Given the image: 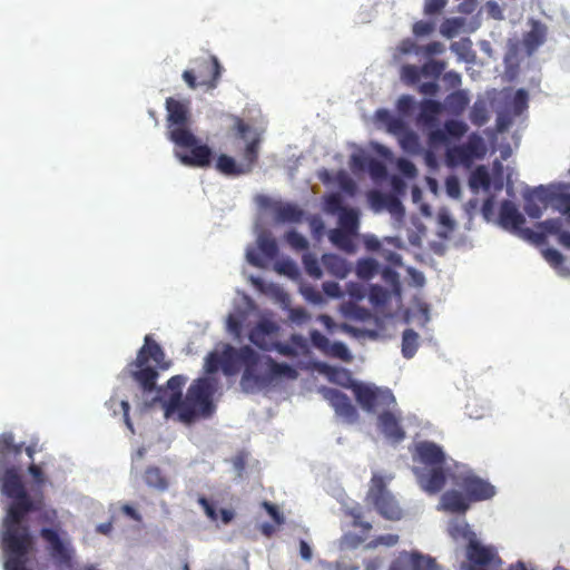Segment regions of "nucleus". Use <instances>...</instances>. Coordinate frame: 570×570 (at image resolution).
<instances>
[{
  "label": "nucleus",
  "mask_w": 570,
  "mask_h": 570,
  "mask_svg": "<svg viewBox=\"0 0 570 570\" xmlns=\"http://www.w3.org/2000/svg\"><path fill=\"white\" fill-rule=\"evenodd\" d=\"M352 390L357 403L367 412H374L376 407H390L395 403V397L389 389H380L354 382Z\"/></svg>",
  "instance_id": "13"
},
{
  "label": "nucleus",
  "mask_w": 570,
  "mask_h": 570,
  "mask_svg": "<svg viewBox=\"0 0 570 570\" xmlns=\"http://www.w3.org/2000/svg\"><path fill=\"white\" fill-rule=\"evenodd\" d=\"M524 206L523 209L525 214L533 219H538L543 215V210L547 207H543L538 200L533 199V197H528L523 195Z\"/></svg>",
  "instance_id": "42"
},
{
  "label": "nucleus",
  "mask_w": 570,
  "mask_h": 570,
  "mask_svg": "<svg viewBox=\"0 0 570 570\" xmlns=\"http://www.w3.org/2000/svg\"><path fill=\"white\" fill-rule=\"evenodd\" d=\"M320 393L334 409L336 415L347 423H355L358 420L356 407L352 404L350 397L337 389L323 386Z\"/></svg>",
  "instance_id": "18"
},
{
  "label": "nucleus",
  "mask_w": 570,
  "mask_h": 570,
  "mask_svg": "<svg viewBox=\"0 0 570 570\" xmlns=\"http://www.w3.org/2000/svg\"><path fill=\"white\" fill-rule=\"evenodd\" d=\"M376 117L381 120L389 121L390 128L395 130L397 128L403 127V122L400 119L392 118L390 112L385 109H380L376 111Z\"/></svg>",
  "instance_id": "60"
},
{
  "label": "nucleus",
  "mask_w": 570,
  "mask_h": 570,
  "mask_svg": "<svg viewBox=\"0 0 570 570\" xmlns=\"http://www.w3.org/2000/svg\"><path fill=\"white\" fill-rule=\"evenodd\" d=\"M438 236L446 239L454 232L456 223L452 218L450 212L446 208H440L438 212Z\"/></svg>",
  "instance_id": "31"
},
{
  "label": "nucleus",
  "mask_w": 570,
  "mask_h": 570,
  "mask_svg": "<svg viewBox=\"0 0 570 570\" xmlns=\"http://www.w3.org/2000/svg\"><path fill=\"white\" fill-rule=\"evenodd\" d=\"M238 354L244 364L240 379L244 392L250 393L265 389L279 377L295 380L298 376V372L287 363H278L271 356H266L262 361L261 356L248 345L242 346Z\"/></svg>",
  "instance_id": "5"
},
{
  "label": "nucleus",
  "mask_w": 570,
  "mask_h": 570,
  "mask_svg": "<svg viewBox=\"0 0 570 570\" xmlns=\"http://www.w3.org/2000/svg\"><path fill=\"white\" fill-rule=\"evenodd\" d=\"M463 26V18H451L445 19L440 28V31L443 36L448 38L454 37L458 33L459 29Z\"/></svg>",
  "instance_id": "44"
},
{
  "label": "nucleus",
  "mask_w": 570,
  "mask_h": 570,
  "mask_svg": "<svg viewBox=\"0 0 570 570\" xmlns=\"http://www.w3.org/2000/svg\"><path fill=\"white\" fill-rule=\"evenodd\" d=\"M325 209L331 214H341L344 209L347 208L343 206L342 196L337 193H334L325 198Z\"/></svg>",
  "instance_id": "49"
},
{
  "label": "nucleus",
  "mask_w": 570,
  "mask_h": 570,
  "mask_svg": "<svg viewBox=\"0 0 570 570\" xmlns=\"http://www.w3.org/2000/svg\"><path fill=\"white\" fill-rule=\"evenodd\" d=\"M465 397H468V403L465 404V409H471L468 413L469 417L479 420L490 413L491 405H490L489 400L479 399L475 395V392H472V395L470 393L466 394Z\"/></svg>",
  "instance_id": "28"
},
{
  "label": "nucleus",
  "mask_w": 570,
  "mask_h": 570,
  "mask_svg": "<svg viewBox=\"0 0 570 570\" xmlns=\"http://www.w3.org/2000/svg\"><path fill=\"white\" fill-rule=\"evenodd\" d=\"M448 0H425L424 13L426 16H433L440 13L446 6Z\"/></svg>",
  "instance_id": "57"
},
{
  "label": "nucleus",
  "mask_w": 570,
  "mask_h": 570,
  "mask_svg": "<svg viewBox=\"0 0 570 570\" xmlns=\"http://www.w3.org/2000/svg\"><path fill=\"white\" fill-rule=\"evenodd\" d=\"M438 510L445 513L458 514L449 521L448 533L454 541L462 539L463 521L460 514L463 513V492L460 490H449L444 492L441 497Z\"/></svg>",
  "instance_id": "14"
},
{
  "label": "nucleus",
  "mask_w": 570,
  "mask_h": 570,
  "mask_svg": "<svg viewBox=\"0 0 570 570\" xmlns=\"http://www.w3.org/2000/svg\"><path fill=\"white\" fill-rule=\"evenodd\" d=\"M23 443L16 444L11 432L0 434V491L10 500L2 520V530L28 529L26 518L31 512L40 511L45 497L32 498L23 483L19 463Z\"/></svg>",
  "instance_id": "1"
},
{
  "label": "nucleus",
  "mask_w": 570,
  "mask_h": 570,
  "mask_svg": "<svg viewBox=\"0 0 570 570\" xmlns=\"http://www.w3.org/2000/svg\"><path fill=\"white\" fill-rule=\"evenodd\" d=\"M523 195L528 197H533V199L542 204L543 207H548V204L551 200V194L548 190V188L543 185H540L531 189H527Z\"/></svg>",
  "instance_id": "43"
},
{
  "label": "nucleus",
  "mask_w": 570,
  "mask_h": 570,
  "mask_svg": "<svg viewBox=\"0 0 570 570\" xmlns=\"http://www.w3.org/2000/svg\"><path fill=\"white\" fill-rule=\"evenodd\" d=\"M1 546L6 556L4 570H28L26 566L35 546L30 528L2 530Z\"/></svg>",
  "instance_id": "10"
},
{
  "label": "nucleus",
  "mask_w": 570,
  "mask_h": 570,
  "mask_svg": "<svg viewBox=\"0 0 570 570\" xmlns=\"http://www.w3.org/2000/svg\"><path fill=\"white\" fill-rule=\"evenodd\" d=\"M366 501L372 504L384 519L397 521L403 517L402 508L387 489L384 478L380 474L374 473L371 478Z\"/></svg>",
  "instance_id": "11"
},
{
  "label": "nucleus",
  "mask_w": 570,
  "mask_h": 570,
  "mask_svg": "<svg viewBox=\"0 0 570 570\" xmlns=\"http://www.w3.org/2000/svg\"><path fill=\"white\" fill-rule=\"evenodd\" d=\"M390 196L391 194H385L380 190H371L367 194V200L374 212H381L385 209Z\"/></svg>",
  "instance_id": "39"
},
{
  "label": "nucleus",
  "mask_w": 570,
  "mask_h": 570,
  "mask_svg": "<svg viewBox=\"0 0 570 570\" xmlns=\"http://www.w3.org/2000/svg\"><path fill=\"white\" fill-rule=\"evenodd\" d=\"M368 169H370L371 175L375 178L385 177L387 174L386 167L384 166V164L376 159H371V161L368 164Z\"/></svg>",
  "instance_id": "59"
},
{
  "label": "nucleus",
  "mask_w": 570,
  "mask_h": 570,
  "mask_svg": "<svg viewBox=\"0 0 570 570\" xmlns=\"http://www.w3.org/2000/svg\"><path fill=\"white\" fill-rule=\"evenodd\" d=\"M276 326L268 321L259 322L249 333V341L264 351H269L271 346L267 336L275 332Z\"/></svg>",
  "instance_id": "26"
},
{
  "label": "nucleus",
  "mask_w": 570,
  "mask_h": 570,
  "mask_svg": "<svg viewBox=\"0 0 570 570\" xmlns=\"http://www.w3.org/2000/svg\"><path fill=\"white\" fill-rule=\"evenodd\" d=\"M338 228L356 235L360 225L357 212L353 208L344 209L338 216Z\"/></svg>",
  "instance_id": "34"
},
{
  "label": "nucleus",
  "mask_w": 570,
  "mask_h": 570,
  "mask_svg": "<svg viewBox=\"0 0 570 570\" xmlns=\"http://www.w3.org/2000/svg\"><path fill=\"white\" fill-rule=\"evenodd\" d=\"M411 552L403 551L397 558L391 563L390 570H414Z\"/></svg>",
  "instance_id": "50"
},
{
  "label": "nucleus",
  "mask_w": 570,
  "mask_h": 570,
  "mask_svg": "<svg viewBox=\"0 0 570 570\" xmlns=\"http://www.w3.org/2000/svg\"><path fill=\"white\" fill-rule=\"evenodd\" d=\"M419 347V334L412 330L406 328L402 335V355L405 358H412Z\"/></svg>",
  "instance_id": "32"
},
{
  "label": "nucleus",
  "mask_w": 570,
  "mask_h": 570,
  "mask_svg": "<svg viewBox=\"0 0 570 570\" xmlns=\"http://www.w3.org/2000/svg\"><path fill=\"white\" fill-rule=\"evenodd\" d=\"M504 63L507 67V75L511 78L514 77L517 73L518 63H517L515 55L512 51H509L505 55Z\"/></svg>",
  "instance_id": "63"
},
{
  "label": "nucleus",
  "mask_w": 570,
  "mask_h": 570,
  "mask_svg": "<svg viewBox=\"0 0 570 570\" xmlns=\"http://www.w3.org/2000/svg\"><path fill=\"white\" fill-rule=\"evenodd\" d=\"M239 351L240 347L236 348L226 344L220 355L217 352H210L205 358L204 368L206 373L213 374L222 367L226 375L236 374L242 366L244 367L243 360L238 354Z\"/></svg>",
  "instance_id": "15"
},
{
  "label": "nucleus",
  "mask_w": 570,
  "mask_h": 570,
  "mask_svg": "<svg viewBox=\"0 0 570 570\" xmlns=\"http://www.w3.org/2000/svg\"><path fill=\"white\" fill-rule=\"evenodd\" d=\"M323 291L330 297L337 298L342 296L341 287L336 282L323 283Z\"/></svg>",
  "instance_id": "64"
},
{
  "label": "nucleus",
  "mask_w": 570,
  "mask_h": 570,
  "mask_svg": "<svg viewBox=\"0 0 570 570\" xmlns=\"http://www.w3.org/2000/svg\"><path fill=\"white\" fill-rule=\"evenodd\" d=\"M413 458L421 464L413 469L421 488L429 494L440 492L449 475L442 449L433 442L423 441L415 445Z\"/></svg>",
  "instance_id": "7"
},
{
  "label": "nucleus",
  "mask_w": 570,
  "mask_h": 570,
  "mask_svg": "<svg viewBox=\"0 0 570 570\" xmlns=\"http://www.w3.org/2000/svg\"><path fill=\"white\" fill-rule=\"evenodd\" d=\"M397 167L400 171L406 177L413 178L416 176V167L415 165L407 159H400L397 161Z\"/></svg>",
  "instance_id": "61"
},
{
  "label": "nucleus",
  "mask_w": 570,
  "mask_h": 570,
  "mask_svg": "<svg viewBox=\"0 0 570 570\" xmlns=\"http://www.w3.org/2000/svg\"><path fill=\"white\" fill-rule=\"evenodd\" d=\"M387 199L389 200H387L385 210H387L394 217H397V218L403 217L404 216V207H403L401 200L399 199V197L391 194L390 198H387Z\"/></svg>",
  "instance_id": "56"
},
{
  "label": "nucleus",
  "mask_w": 570,
  "mask_h": 570,
  "mask_svg": "<svg viewBox=\"0 0 570 570\" xmlns=\"http://www.w3.org/2000/svg\"><path fill=\"white\" fill-rule=\"evenodd\" d=\"M485 11L491 18L495 20H502L504 18L503 10L495 1H488L485 4Z\"/></svg>",
  "instance_id": "62"
},
{
  "label": "nucleus",
  "mask_w": 570,
  "mask_h": 570,
  "mask_svg": "<svg viewBox=\"0 0 570 570\" xmlns=\"http://www.w3.org/2000/svg\"><path fill=\"white\" fill-rule=\"evenodd\" d=\"M258 247L261 252L269 259H274L278 254V246L275 239L269 236H259Z\"/></svg>",
  "instance_id": "41"
},
{
  "label": "nucleus",
  "mask_w": 570,
  "mask_h": 570,
  "mask_svg": "<svg viewBox=\"0 0 570 570\" xmlns=\"http://www.w3.org/2000/svg\"><path fill=\"white\" fill-rule=\"evenodd\" d=\"M142 479L149 488L158 491H165L168 488V480L158 466H148L144 472Z\"/></svg>",
  "instance_id": "29"
},
{
  "label": "nucleus",
  "mask_w": 570,
  "mask_h": 570,
  "mask_svg": "<svg viewBox=\"0 0 570 570\" xmlns=\"http://www.w3.org/2000/svg\"><path fill=\"white\" fill-rule=\"evenodd\" d=\"M28 471H29L30 475L32 476L35 484H36V485H37V488L39 489V490L36 492V494H35V497H33V498H36L37 495L39 497V495H40V493H42V494H43V492H42L41 488L46 484V482H47V478H46V475H45V473H43V471H42L41 466H40V465H38V464H35V463H31V464L29 465V468H28Z\"/></svg>",
  "instance_id": "47"
},
{
  "label": "nucleus",
  "mask_w": 570,
  "mask_h": 570,
  "mask_svg": "<svg viewBox=\"0 0 570 570\" xmlns=\"http://www.w3.org/2000/svg\"><path fill=\"white\" fill-rule=\"evenodd\" d=\"M401 76L405 82L414 85L422 76V68L414 65H405L402 67Z\"/></svg>",
  "instance_id": "48"
},
{
  "label": "nucleus",
  "mask_w": 570,
  "mask_h": 570,
  "mask_svg": "<svg viewBox=\"0 0 570 570\" xmlns=\"http://www.w3.org/2000/svg\"><path fill=\"white\" fill-rule=\"evenodd\" d=\"M287 244L296 250H305L308 248L307 239L296 230H289L285 235Z\"/></svg>",
  "instance_id": "45"
},
{
  "label": "nucleus",
  "mask_w": 570,
  "mask_h": 570,
  "mask_svg": "<svg viewBox=\"0 0 570 570\" xmlns=\"http://www.w3.org/2000/svg\"><path fill=\"white\" fill-rule=\"evenodd\" d=\"M528 92L525 89H518L514 92L504 94V105L498 111L495 130L484 129V137L479 134H471L465 140V169L470 167V159L482 158L491 147L497 149L498 134L505 132L518 117L528 109Z\"/></svg>",
  "instance_id": "4"
},
{
  "label": "nucleus",
  "mask_w": 570,
  "mask_h": 570,
  "mask_svg": "<svg viewBox=\"0 0 570 570\" xmlns=\"http://www.w3.org/2000/svg\"><path fill=\"white\" fill-rule=\"evenodd\" d=\"M167 137L175 144L174 155L185 166L206 168L212 164L213 151L189 128L188 102L173 97L166 99Z\"/></svg>",
  "instance_id": "3"
},
{
  "label": "nucleus",
  "mask_w": 570,
  "mask_h": 570,
  "mask_svg": "<svg viewBox=\"0 0 570 570\" xmlns=\"http://www.w3.org/2000/svg\"><path fill=\"white\" fill-rule=\"evenodd\" d=\"M355 234L341 229L334 228L330 232V240L340 249L345 250L347 253H353L355 250V245L353 237Z\"/></svg>",
  "instance_id": "30"
},
{
  "label": "nucleus",
  "mask_w": 570,
  "mask_h": 570,
  "mask_svg": "<svg viewBox=\"0 0 570 570\" xmlns=\"http://www.w3.org/2000/svg\"><path fill=\"white\" fill-rule=\"evenodd\" d=\"M490 118L489 114V102L485 99H478L470 112V119L471 121L476 125L481 126L484 125Z\"/></svg>",
  "instance_id": "35"
},
{
  "label": "nucleus",
  "mask_w": 570,
  "mask_h": 570,
  "mask_svg": "<svg viewBox=\"0 0 570 570\" xmlns=\"http://www.w3.org/2000/svg\"><path fill=\"white\" fill-rule=\"evenodd\" d=\"M543 257L551 266L558 271L560 275L564 276L567 274L568 269L562 266L564 256L558 249L553 247L547 248L543 252Z\"/></svg>",
  "instance_id": "36"
},
{
  "label": "nucleus",
  "mask_w": 570,
  "mask_h": 570,
  "mask_svg": "<svg viewBox=\"0 0 570 570\" xmlns=\"http://www.w3.org/2000/svg\"><path fill=\"white\" fill-rule=\"evenodd\" d=\"M63 531L58 522L55 528H41L40 537L47 542L50 554L62 563L71 560V552L68 544L61 539Z\"/></svg>",
  "instance_id": "19"
},
{
  "label": "nucleus",
  "mask_w": 570,
  "mask_h": 570,
  "mask_svg": "<svg viewBox=\"0 0 570 570\" xmlns=\"http://www.w3.org/2000/svg\"><path fill=\"white\" fill-rule=\"evenodd\" d=\"M538 232H544V240L549 235H557L558 242L564 248L570 249V233L562 230V219L551 218L537 223Z\"/></svg>",
  "instance_id": "24"
},
{
  "label": "nucleus",
  "mask_w": 570,
  "mask_h": 570,
  "mask_svg": "<svg viewBox=\"0 0 570 570\" xmlns=\"http://www.w3.org/2000/svg\"><path fill=\"white\" fill-rule=\"evenodd\" d=\"M261 505H262V508H264L266 510V512L273 519L274 523L277 527H281L285 523V517L279 511V509L276 504H274L269 501H263Z\"/></svg>",
  "instance_id": "52"
},
{
  "label": "nucleus",
  "mask_w": 570,
  "mask_h": 570,
  "mask_svg": "<svg viewBox=\"0 0 570 570\" xmlns=\"http://www.w3.org/2000/svg\"><path fill=\"white\" fill-rule=\"evenodd\" d=\"M303 265H304L306 274L309 275L311 277H313V278L322 277V275H323L322 268L320 266L317 258L313 254H311V253L304 254Z\"/></svg>",
  "instance_id": "40"
},
{
  "label": "nucleus",
  "mask_w": 570,
  "mask_h": 570,
  "mask_svg": "<svg viewBox=\"0 0 570 570\" xmlns=\"http://www.w3.org/2000/svg\"><path fill=\"white\" fill-rule=\"evenodd\" d=\"M463 136V121L448 120L444 128H435L429 132V144L431 147L441 145L448 146L452 139Z\"/></svg>",
  "instance_id": "20"
},
{
  "label": "nucleus",
  "mask_w": 570,
  "mask_h": 570,
  "mask_svg": "<svg viewBox=\"0 0 570 570\" xmlns=\"http://www.w3.org/2000/svg\"><path fill=\"white\" fill-rule=\"evenodd\" d=\"M379 428L393 442H401L405 439V432L400 424V419L390 411H384L379 415Z\"/></svg>",
  "instance_id": "22"
},
{
  "label": "nucleus",
  "mask_w": 570,
  "mask_h": 570,
  "mask_svg": "<svg viewBox=\"0 0 570 570\" xmlns=\"http://www.w3.org/2000/svg\"><path fill=\"white\" fill-rule=\"evenodd\" d=\"M493 167L495 171L494 175H491L483 166L476 167L471 173L468 181L469 188L473 194H483L481 206L483 218L488 223H494L497 226L523 240L533 244H543L544 232L523 227L525 217L513 202L509 199L503 200L500 204L498 215H495V194L503 188V165L500 160L495 159Z\"/></svg>",
  "instance_id": "2"
},
{
  "label": "nucleus",
  "mask_w": 570,
  "mask_h": 570,
  "mask_svg": "<svg viewBox=\"0 0 570 570\" xmlns=\"http://www.w3.org/2000/svg\"><path fill=\"white\" fill-rule=\"evenodd\" d=\"M193 67L183 72V79L190 89L205 87L214 89L217 87L222 75V66L215 56L195 58Z\"/></svg>",
  "instance_id": "12"
},
{
  "label": "nucleus",
  "mask_w": 570,
  "mask_h": 570,
  "mask_svg": "<svg viewBox=\"0 0 570 570\" xmlns=\"http://www.w3.org/2000/svg\"><path fill=\"white\" fill-rule=\"evenodd\" d=\"M322 264L328 274L337 278H345L351 271L347 262L335 254H324L322 257Z\"/></svg>",
  "instance_id": "25"
},
{
  "label": "nucleus",
  "mask_w": 570,
  "mask_h": 570,
  "mask_svg": "<svg viewBox=\"0 0 570 570\" xmlns=\"http://www.w3.org/2000/svg\"><path fill=\"white\" fill-rule=\"evenodd\" d=\"M168 366L161 346L151 335H146L136 358L126 365L122 374L136 382L144 393H150L156 390L158 371L167 370Z\"/></svg>",
  "instance_id": "6"
},
{
  "label": "nucleus",
  "mask_w": 570,
  "mask_h": 570,
  "mask_svg": "<svg viewBox=\"0 0 570 570\" xmlns=\"http://www.w3.org/2000/svg\"><path fill=\"white\" fill-rule=\"evenodd\" d=\"M412 563L414 570H439V567L433 558L422 554L417 551H412Z\"/></svg>",
  "instance_id": "37"
},
{
  "label": "nucleus",
  "mask_w": 570,
  "mask_h": 570,
  "mask_svg": "<svg viewBox=\"0 0 570 570\" xmlns=\"http://www.w3.org/2000/svg\"><path fill=\"white\" fill-rule=\"evenodd\" d=\"M446 163L449 166H458L463 164V145L448 148Z\"/></svg>",
  "instance_id": "54"
},
{
  "label": "nucleus",
  "mask_w": 570,
  "mask_h": 570,
  "mask_svg": "<svg viewBox=\"0 0 570 570\" xmlns=\"http://www.w3.org/2000/svg\"><path fill=\"white\" fill-rule=\"evenodd\" d=\"M421 68L422 76L438 79L440 75L443 72L445 65L442 61L430 60L425 62Z\"/></svg>",
  "instance_id": "46"
},
{
  "label": "nucleus",
  "mask_w": 570,
  "mask_h": 570,
  "mask_svg": "<svg viewBox=\"0 0 570 570\" xmlns=\"http://www.w3.org/2000/svg\"><path fill=\"white\" fill-rule=\"evenodd\" d=\"M495 495V485L475 474L473 470L465 468V512L471 503L488 501Z\"/></svg>",
  "instance_id": "17"
},
{
  "label": "nucleus",
  "mask_w": 570,
  "mask_h": 570,
  "mask_svg": "<svg viewBox=\"0 0 570 570\" xmlns=\"http://www.w3.org/2000/svg\"><path fill=\"white\" fill-rule=\"evenodd\" d=\"M433 30H434L433 22L420 20L413 24V33L416 37L428 36V35L432 33Z\"/></svg>",
  "instance_id": "58"
},
{
  "label": "nucleus",
  "mask_w": 570,
  "mask_h": 570,
  "mask_svg": "<svg viewBox=\"0 0 570 570\" xmlns=\"http://www.w3.org/2000/svg\"><path fill=\"white\" fill-rule=\"evenodd\" d=\"M216 391L214 380L198 377L188 386L185 396L179 401L175 411L177 420L184 424H191L200 417H209L215 412L213 396Z\"/></svg>",
  "instance_id": "9"
},
{
  "label": "nucleus",
  "mask_w": 570,
  "mask_h": 570,
  "mask_svg": "<svg viewBox=\"0 0 570 570\" xmlns=\"http://www.w3.org/2000/svg\"><path fill=\"white\" fill-rule=\"evenodd\" d=\"M530 30L523 35L522 45L528 57H531L544 45L548 36V27L534 19L529 20Z\"/></svg>",
  "instance_id": "21"
},
{
  "label": "nucleus",
  "mask_w": 570,
  "mask_h": 570,
  "mask_svg": "<svg viewBox=\"0 0 570 570\" xmlns=\"http://www.w3.org/2000/svg\"><path fill=\"white\" fill-rule=\"evenodd\" d=\"M309 338L312 345L318 351H321L323 354L330 347V340L317 330L311 331Z\"/></svg>",
  "instance_id": "53"
},
{
  "label": "nucleus",
  "mask_w": 570,
  "mask_h": 570,
  "mask_svg": "<svg viewBox=\"0 0 570 570\" xmlns=\"http://www.w3.org/2000/svg\"><path fill=\"white\" fill-rule=\"evenodd\" d=\"M324 354L331 357L340 358L344 362H350L352 360V355L343 342H330V347Z\"/></svg>",
  "instance_id": "38"
},
{
  "label": "nucleus",
  "mask_w": 570,
  "mask_h": 570,
  "mask_svg": "<svg viewBox=\"0 0 570 570\" xmlns=\"http://www.w3.org/2000/svg\"><path fill=\"white\" fill-rule=\"evenodd\" d=\"M187 382V377L184 375L171 376L166 386L158 387V395L154 399V402H160L165 417L169 419L175 415L179 401L183 399V387Z\"/></svg>",
  "instance_id": "16"
},
{
  "label": "nucleus",
  "mask_w": 570,
  "mask_h": 570,
  "mask_svg": "<svg viewBox=\"0 0 570 570\" xmlns=\"http://www.w3.org/2000/svg\"><path fill=\"white\" fill-rule=\"evenodd\" d=\"M233 120L236 138L246 141L242 161L237 164L233 157L222 154L216 160V169L227 176H240L252 173L257 164L262 138L256 129L240 117L234 116Z\"/></svg>",
  "instance_id": "8"
},
{
  "label": "nucleus",
  "mask_w": 570,
  "mask_h": 570,
  "mask_svg": "<svg viewBox=\"0 0 570 570\" xmlns=\"http://www.w3.org/2000/svg\"><path fill=\"white\" fill-rule=\"evenodd\" d=\"M415 106V101L412 96L403 95L399 98L396 108L397 111L403 116H409L412 114Z\"/></svg>",
  "instance_id": "55"
},
{
  "label": "nucleus",
  "mask_w": 570,
  "mask_h": 570,
  "mask_svg": "<svg viewBox=\"0 0 570 570\" xmlns=\"http://www.w3.org/2000/svg\"><path fill=\"white\" fill-rule=\"evenodd\" d=\"M442 104L432 100V99H425L420 105V114L417 116V124L421 126L433 130L438 128L439 126V115L442 111Z\"/></svg>",
  "instance_id": "23"
},
{
  "label": "nucleus",
  "mask_w": 570,
  "mask_h": 570,
  "mask_svg": "<svg viewBox=\"0 0 570 570\" xmlns=\"http://www.w3.org/2000/svg\"><path fill=\"white\" fill-rule=\"evenodd\" d=\"M304 216V210L295 204H279L275 208V217L281 223H299Z\"/></svg>",
  "instance_id": "27"
},
{
  "label": "nucleus",
  "mask_w": 570,
  "mask_h": 570,
  "mask_svg": "<svg viewBox=\"0 0 570 570\" xmlns=\"http://www.w3.org/2000/svg\"><path fill=\"white\" fill-rule=\"evenodd\" d=\"M380 272V264L374 258H363L356 264V274L363 281H370Z\"/></svg>",
  "instance_id": "33"
},
{
  "label": "nucleus",
  "mask_w": 570,
  "mask_h": 570,
  "mask_svg": "<svg viewBox=\"0 0 570 570\" xmlns=\"http://www.w3.org/2000/svg\"><path fill=\"white\" fill-rule=\"evenodd\" d=\"M400 142L402 148L410 153L417 151L420 147L419 137L411 130L404 132V135L401 137Z\"/></svg>",
  "instance_id": "51"
}]
</instances>
